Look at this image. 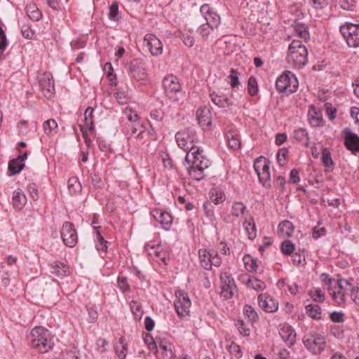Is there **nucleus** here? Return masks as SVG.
<instances>
[{
  "instance_id": "obj_57",
  "label": "nucleus",
  "mask_w": 359,
  "mask_h": 359,
  "mask_svg": "<svg viewBox=\"0 0 359 359\" xmlns=\"http://www.w3.org/2000/svg\"><path fill=\"white\" fill-rule=\"evenodd\" d=\"M117 285L118 288L123 292H127L130 291V286L128 283L127 279L123 276H118L117 279Z\"/></svg>"
},
{
  "instance_id": "obj_18",
  "label": "nucleus",
  "mask_w": 359,
  "mask_h": 359,
  "mask_svg": "<svg viewBox=\"0 0 359 359\" xmlns=\"http://www.w3.org/2000/svg\"><path fill=\"white\" fill-rule=\"evenodd\" d=\"M128 70L132 76L138 81L144 80L146 78L145 69L138 60H134L130 63Z\"/></svg>"
},
{
  "instance_id": "obj_8",
  "label": "nucleus",
  "mask_w": 359,
  "mask_h": 359,
  "mask_svg": "<svg viewBox=\"0 0 359 359\" xmlns=\"http://www.w3.org/2000/svg\"><path fill=\"white\" fill-rule=\"evenodd\" d=\"M221 282V297L225 299L233 297L237 292V286L233 278L227 272H222L219 276Z\"/></svg>"
},
{
  "instance_id": "obj_17",
  "label": "nucleus",
  "mask_w": 359,
  "mask_h": 359,
  "mask_svg": "<svg viewBox=\"0 0 359 359\" xmlns=\"http://www.w3.org/2000/svg\"><path fill=\"white\" fill-rule=\"evenodd\" d=\"M151 213L154 218L161 224L163 229L166 230L170 229L172 222V217L169 212L160 209H155L153 210Z\"/></svg>"
},
{
  "instance_id": "obj_56",
  "label": "nucleus",
  "mask_w": 359,
  "mask_h": 359,
  "mask_svg": "<svg viewBox=\"0 0 359 359\" xmlns=\"http://www.w3.org/2000/svg\"><path fill=\"white\" fill-rule=\"evenodd\" d=\"M118 5L116 2L113 3L109 8V18L114 21H118Z\"/></svg>"
},
{
  "instance_id": "obj_10",
  "label": "nucleus",
  "mask_w": 359,
  "mask_h": 359,
  "mask_svg": "<svg viewBox=\"0 0 359 359\" xmlns=\"http://www.w3.org/2000/svg\"><path fill=\"white\" fill-rule=\"evenodd\" d=\"M177 299L174 302L175 310L180 318L188 316L191 305L187 293L179 290L175 293Z\"/></svg>"
},
{
  "instance_id": "obj_52",
  "label": "nucleus",
  "mask_w": 359,
  "mask_h": 359,
  "mask_svg": "<svg viewBox=\"0 0 359 359\" xmlns=\"http://www.w3.org/2000/svg\"><path fill=\"white\" fill-rule=\"evenodd\" d=\"M181 39L184 44L188 47H192L194 44V36L191 33H189V32H183L182 34Z\"/></svg>"
},
{
  "instance_id": "obj_55",
  "label": "nucleus",
  "mask_w": 359,
  "mask_h": 359,
  "mask_svg": "<svg viewBox=\"0 0 359 359\" xmlns=\"http://www.w3.org/2000/svg\"><path fill=\"white\" fill-rule=\"evenodd\" d=\"M266 158L263 156L259 157L254 163L255 170L259 177L260 172L263 170V166H266Z\"/></svg>"
},
{
  "instance_id": "obj_35",
  "label": "nucleus",
  "mask_w": 359,
  "mask_h": 359,
  "mask_svg": "<svg viewBox=\"0 0 359 359\" xmlns=\"http://www.w3.org/2000/svg\"><path fill=\"white\" fill-rule=\"evenodd\" d=\"M243 226L248 238L255 239L257 236V228L253 219L251 218L249 221L245 222Z\"/></svg>"
},
{
  "instance_id": "obj_37",
  "label": "nucleus",
  "mask_w": 359,
  "mask_h": 359,
  "mask_svg": "<svg viewBox=\"0 0 359 359\" xmlns=\"http://www.w3.org/2000/svg\"><path fill=\"white\" fill-rule=\"evenodd\" d=\"M306 312L313 319H320L321 308L318 304H308L306 306Z\"/></svg>"
},
{
  "instance_id": "obj_24",
  "label": "nucleus",
  "mask_w": 359,
  "mask_h": 359,
  "mask_svg": "<svg viewBox=\"0 0 359 359\" xmlns=\"http://www.w3.org/2000/svg\"><path fill=\"white\" fill-rule=\"evenodd\" d=\"M145 250L152 258L165 263V252H163L159 246L147 245Z\"/></svg>"
},
{
  "instance_id": "obj_48",
  "label": "nucleus",
  "mask_w": 359,
  "mask_h": 359,
  "mask_svg": "<svg viewBox=\"0 0 359 359\" xmlns=\"http://www.w3.org/2000/svg\"><path fill=\"white\" fill-rule=\"evenodd\" d=\"M215 28H212L210 27V25H209L208 24H203V25H201L198 29V32L199 33V34L202 36V38L204 39V40H207L209 37V36L211 34V32H212L214 30Z\"/></svg>"
},
{
  "instance_id": "obj_53",
  "label": "nucleus",
  "mask_w": 359,
  "mask_h": 359,
  "mask_svg": "<svg viewBox=\"0 0 359 359\" xmlns=\"http://www.w3.org/2000/svg\"><path fill=\"white\" fill-rule=\"evenodd\" d=\"M79 351L74 347L69 351L63 352L60 359H79Z\"/></svg>"
},
{
  "instance_id": "obj_62",
  "label": "nucleus",
  "mask_w": 359,
  "mask_h": 359,
  "mask_svg": "<svg viewBox=\"0 0 359 359\" xmlns=\"http://www.w3.org/2000/svg\"><path fill=\"white\" fill-rule=\"evenodd\" d=\"M325 112L330 120H333L336 117L337 109L332 106L331 103L327 102L325 104Z\"/></svg>"
},
{
  "instance_id": "obj_54",
  "label": "nucleus",
  "mask_w": 359,
  "mask_h": 359,
  "mask_svg": "<svg viewBox=\"0 0 359 359\" xmlns=\"http://www.w3.org/2000/svg\"><path fill=\"white\" fill-rule=\"evenodd\" d=\"M158 349L161 351L162 354L166 358L170 359L173 358L174 353L172 351L170 345H166L161 342L158 346Z\"/></svg>"
},
{
  "instance_id": "obj_1",
  "label": "nucleus",
  "mask_w": 359,
  "mask_h": 359,
  "mask_svg": "<svg viewBox=\"0 0 359 359\" xmlns=\"http://www.w3.org/2000/svg\"><path fill=\"white\" fill-rule=\"evenodd\" d=\"M178 146L184 151H187L185 161L191 164L188 168L191 177L196 181L203 180L205 176V170L210 165L209 160L205 157L196 144L198 142V136L196 130L188 128L179 131L175 135Z\"/></svg>"
},
{
  "instance_id": "obj_32",
  "label": "nucleus",
  "mask_w": 359,
  "mask_h": 359,
  "mask_svg": "<svg viewBox=\"0 0 359 359\" xmlns=\"http://www.w3.org/2000/svg\"><path fill=\"white\" fill-rule=\"evenodd\" d=\"M27 16L33 21H38L41 19L42 15L36 4H29L26 6Z\"/></svg>"
},
{
  "instance_id": "obj_29",
  "label": "nucleus",
  "mask_w": 359,
  "mask_h": 359,
  "mask_svg": "<svg viewBox=\"0 0 359 359\" xmlns=\"http://www.w3.org/2000/svg\"><path fill=\"white\" fill-rule=\"evenodd\" d=\"M226 138L228 140L229 146L233 150H238L241 147V142L239 135L233 131H229L226 133Z\"/></svg>"
},
{
  "instance_id": "obj_12",
  "label": "nucleus",
  "mask_w": 359,
  "mask_h": 359,
  "mask_svg": "<svg viewBox=\"0 0 359 359\" xmlns=\"http://www.w3.org/2000/svg\"><path fill=\"white\" fill-rule=\"evenodd\" d=\"M61 237L64 243L69 248H73L78 241L76 231L72 223L66 222L61 229Z\"/></svg>"
},
{
  "instance_id": "obj_31",
  "label": "nucleus",
  "mask_w": 359,
  "mask_h": 359,
  "mask_svg": "<svg viewBox=\"0 0 359 359\" xmlns=\"http://www.w3.org/2000/svg\"><path fill=\"white\" fill-rule=\"evenodd\" d=\"M211 100L219 107H228L235 104L230 99L214 93L211 95Z\"/></svg>"
},
{
  "instance_id": "obj_58",
  "label": "nucleus",
  "mask_w": 359,
  "mask_h": 359,
  "mask_svg": "<svg viewBox=\"0 0 359 359\" xmlns=\"http://www.w3.org/2000/svg\"><path fill=\"white\" fill-rule=\"evenodd\" d=\"M288 151L286 148L280 149L277 154V160L280 165H284L287 162Z\"/></svg>"
},
{
  "instance_id": "obj_40",
  "label": "nucleus",
  "mask_w": 359,
  "mask_h": 359,
  "mask_svg": "<svg viewBox=\"0 0 359 359\" xmlns=\"http://www.w3.org/2000/svg\"><path fill=\"white\" fill-rule=\"evenodd\" d=\"M243 262L245 266V269L250 272H257L258 271V264L257 260L254 259L250 255L244 256Z\"/></svg>"
},
{
  "instance_id": "obj_7",
  "label": "nucleus",
  "mask_w": 359,
  "mask_h": 359,
  "mask_svg": "<svg viewBox=\"0 0 359 359\" xmlns=\"http://www.w3.org/2000/svg\"><path fill=\"white\" fill-rule=\"evenodd\" d=\"M340 32L349 47H359V24L347 22L340 27Z\"/></svg>"
},
{
  "instance_id": "obj_25",
  "label": "nucleus",
  "mask_w": 359,
  "mask_h": 359,
  "mask_svg": "<svg viewBox=\"0 0 359 359\" xmlns=\"http://www.w3.org/2000/svg\"><path fill=\"white\" fill-rule=\"evenodd\" d=\"M211 255L212 252L206 249H200L198 250L200 264L205 270L211 269Z\"/></svg>"
},
{
  "instance_id": "obj_38",
  "label": "nucleus",
  "mask_w": 359,
  "mask_h": 359,
  "mask_svg": "<svg viewBox=\"0 0 359 359\" xmlns=\"http://www.w3.org/2000/svg\"><path fill=\"white\" fill-rule=\"evenodd\" d=\"M246 285L249 288L256 291H262L266 288L265 283L255 277L249 278Z\"/></svg>"
},
{
  "instance_id": "obj_50",
  "label": "nucleus",
  "mask_w": 359,
  "mask_h": 359,
  "mask_svg": "<svg viewBox=\"0 0 359 359\" xmlns=\"http://www.w3.org/2000/svg\"><path fill=\"white\" fill-rule=\"evenodd\" d=\"M322 161L325 167L329 168L333 165V161L331 157L330 152L326 148L323 149L322 151Z\"/></svg>"
},
{
  "instance_id": "obj_15",
  "label": "nucleus",
  "mask_w": 359,
  "mask_h": 359,
  "mask_svg": "<svg viewBox=\"0 0 359 359\" xmlns=\"http://www.w3.org/2000/svg\"><path fill=\"white\" fill-rule=\"evenodd\" d=\"M144 42L152 55L158 56L162 54V43L155 35L151 34H146L144 37Z\"/></svg>"
},
{
  "instance_id": "obj_36",
  "label": "nucleus",
  "mask_w": 359,
  "mask_h": 359,
  "mask_svg": "<svg viewBox=\"0 0 359 359\" xmlns=\"http://www.w3.org/2000/svg\"><path fill=\"white\" fill-rule=\"evenodd\" d=\"M294 137L298 142H303L306 146L309 144L308 132L305 128H299L294 131Z\"/></svg>"
},
{
  "instance_id": "obj_45",
  "label": "nucleus",
  "mask_w": 359,
  "mask_h": 359,
  "mask_svg": "<svg viewBox=\"0 0 359 359\" xmlns=\"http://www.w3.org/2000/svg\"><path fill=\"white\" fill-rule=\"evenodd\" d=\"M21 194L22 190L18 188L17 190H15L13 192V197H12V203L13 208L18 211H20L22 208V205L21 203Z\"/></svg>"
},
{
  "instance_id": "obj_42",
  "label": "nucleus",
  "mask_w": 359,
  "mask_h": 359,
  "mask_svg": "<svg viewBox=\"0 0 359 359\" xmlns=\"http://www.w3.org/2000/svg\"><path fill=\"white\" fill-rule=\"evenodd\" d=\"M43 128L44 133L48 135L53 133H56L57 130V123L54 119H48L43 123Z\"/></svg>"
},
{
  "instance_id": "obj_16",
  "label": "nucleus",
  "mask_w": 359,
  "mask_h": 359,
  "mask_svg": "<svg viewBox=\"0 0 359 359\" xmlns=\"http://www.w3.org/2000/svg\"><path fill=\"white\" fill-rule=\"evenodd\" d=\"M258 303L266 312L273 313L278 309V302L267 294H260L258 296Z\"/></svg>"
},
{
  "instance_id": "obj_60",
  "label": "nucleus",
  "mask_w": 359,
  "mask_h": 359,
  "mask_svg": "<svg viewBox=\"0 0 359 359\" xmlns=\"http://www.w3.org/2000/svg\"><path fill=\"white\" fill-rule=\"evenodd\" d=\"M123 114L126 116L128 120L130 122H136L138 119L137 114L131 108L126 107L123 111Z\"/></svg>"
},
{
  "instance_id": "obj_21",
  "label": "nucleus",
  "mask_w": 359,
  "mask_h": 359,
  "mask_svg": "<svg viewBox=\"0 0 359 359\" xmlns=\"http://www.w3.org/2000/svg\"><path fill=\"white\" fill-rule=\"evenodd\" d=\"M196 116L198 124L203 128L211 126V115L209 109L207 107L199 108L196 111Z\"/></svg>"
},
{
  "instance_id": "obj_22",
  "label": "nucleus",
  "mask_w": 359,
  "mask_h": 359,
  "mask_svg": "<svg viewBox=\"0 0 359 359\" xmlns=\"http://www.w3.org/2000/svg\"><path fill=\"white\" fill-rule=\"evenodd\" d=\"M50 273L58 278H63L69 275V267L64 263L53 262L49 264Z\"/></svg>"
},
{
  "instance_id": "obj_19",
  "label": "nucleus",
  "mask_w": 359,
  "mask_h": 359,
  "mask_svg": "<svg viewBox=\"0 0 359 359\" xmlns=\"http://www.w3.org/2000/svg\"><path fill=\"white\" fill-rule=\"evenodd\" d=\"M279 334L283 340L290 346H292L296 341V333L290 325H283Z\"/></svg>"
},
{
  "instance_id": "obj_23",
  "label": "nucleus",
  "mask_w": 359,
  "mask_h": 359,
  "mask_svg": "<svg viewBox=\"0 0 359 359\" xmlns=\"http://www.w3.org/2000/svg\"><path fill=\"white\" fill-rule=\"evenodd\" d=\"M22 170V155L20 154L16 158L9 161L8 172L9 176H13Z\"/></svg>"
},
{
  "instance_id": "obj_14",
  "label": "nucleus",
  "mask_w": 359,
  "mask_h": 359,
  "mask_svg": "<svg viewBox=\"0 0 359 359\" xmlns=\"http://www.w3.org/2000/svg\"><path fill=\"white\" fill-rule=\"evenodd\" d=\"M337 284V290L333 291L332 295L336 303L339 305H341L345 302L346 291L351 290L352 286L346 280L344 279L338 280Z\"/></svg>"
},
{
  "instance_id": "obj_64",
  "label": "nucleus",
  "mask_w": 359,
  "mask_h": 359,
  "mask_svg": "<svg viewBox=\"0 0 359 359\" xmlns=\"http://www.w3.org/2000/svg\"><path fill=\"white\" fill-rule=\"evenodd\" d=\"M229 351L236 358H240L242 355L240 346L233 341H232L229 346Z\"/></svg>"
},
{
  "instance_id": "obj_49",
  "label": "nucleus",
  "mask_w": 359,
  "mask_h": 359,
  "mask_svg": "<svg viewBox=\"0 0 359 359\" xmlns=\"http://www.w3.org/2000/svg\"><path fill=\"white\" fill-rule=\"evenodd\" d=\"M248 90L250 95L254 96L257 94L258 86L257 81L254 76H250L248 81Z\"/></svg>"
},
{
  "instance_id": "obj_47",
  "label": "nucleus",
  "mask_w": 359,
  "mask_h": 359,
  "mask_svg": "<svg viewBox=\"0 0 359 359\" xmlns=\"http://www.w3.org/2000/svg\"><path fill=\"white\" fill-rule=\"evenodd\" d=\"M203 209L208 220L215 224L214 223L216 221V217L215 216L211 203L210 202L204 203Z\"/></svg>"
},
{
  "instance_id": "obj_59",
  "label": "nucleus",
  "mask_w": 359,
  "mask_h": 359,
  "mask_svg": "<svg viewBox=\"0 0 359 359\" xmlns=\"http://www.w3.org/2000/svg\"><path fill=\"white\" fill-rule=\"evenodd\" d=\"M236 325L239 332L241 333V334H242L244 337H248V336L250 335V330L249 327H248L245 325V324L243 322V320H238V322H237Z\"/></svg>"
},
{
  "instance_id": "obj_51",
  "label": "nucleus",
  "mask_w": 359,
  "mask_h": 359,
  "mask_svg": "<svg viewBox=\"0 0 359 359\" xmlns=\"http://www.w3.org/2000/svg\"><path fill=\"white\" fill-rule=\"evenodd\" d=\"M294 250V244L288 240L283 241L281 244V251L285 255H291Z\"/></svg>"
},
{
  "instance_id": "obj_46",
  "label": "nucleus",
  "mask_w": 359,
  "mask_h": 359,
  "mask_svg": "<svg viewBox=\"0 0 359 359\" xmlns=\"http://www.w3.org/2000/svg\"><path fill=\"white\" fill-rule=\"evenodd\" d=\"M309 294L313 301L316 302H323L325 299L324 294L320 288H313L309 291Z\"/></svg>"
},
{
  "instance_id": "obj_20",
  "label": "nucleus",
  "mask_w": 359,
  "mask_h": 359,
  "mask_svg": "<svg viewBox=\"0 0 359 359\" xmlns=\"http://www.w3.org/2000/svg\"><path fill=\"white\" fill-rule=\"evenodd\" d=\"M345 145L352 152L359 151V137L358 135L346 130L345 131Z\"/></svg>"
},
{
  "instance_id": "obj_41",
  "label": "nucleus",
  "mask_w": 359,
  "mask_h": 359,
  "mask_svg": "<svg viewBox=\"0 0 359 359\" xmlns=\"http://www.w3.org/2000/svg\"><path fill=\"white\" fill-rule=\"evenodd\" d=\"M94 229H95V236H96V240L97 242V243L96 245L97 249L98 250L106 251L107 249V241L104 239L103 236L100 233V226H95Z\"/></svg>"
},
{
  "instance_id": "obj_5",
  "label": "nucleus",
  "mask_w": 359,
  "mask_h": 359,
  "mask_svg": "<svg viewBox=\"0 0 359 359\" xmlns=\"http://www.w3.org/2000/svg\"><path fill=\"white\" fill-rule=\"evenodd\" d=\"M298 86L297 78L290 71L283 72L276 81V88L279 93H293L297 91Z\"/></svg>"
},
{
  "instance_id": "obj_28",
  "label": "nucleus",
  "mask_w": 359,
  "mask_h": 359,
  "mask_svg": "<svg viewBox=\"0 0 359 359\" xmlns=\"http://www.w3.org/2000/svg\"><path fill=\"white\" fill-rule=\"evenodd\" d=\"M114 350L118 359H124L127 355L128 344L123 338H120L114 345Z\"/></svg>"
},
{
  "instance_id": "obj_39",
  "label": "nucleus",
  "mask_w": 359,
  "mask_h": 359,
  "mask_svg": "<svg viewBox=\"0 0 359 359\" xmlns=\"http://www.w3.org/2000/svg\"><path fill=\"white\" fill-rule=\"evenodd\" d=\"M246 206L241 202H235L231 207V214L236 217H242L247 212Z\"/></svg>"
},
{
  "instance_id": "obj_61",
  "label": "nucleus",
  "mask_w": 359,
  "mask_h": 359,
  "mask_svg": "<svg viewBox=\"0 0 359 359\" xmlns=\"http://www.w3.org/2000/svg\"><path fill=\"white\" fill-rule=\"evenodd\" d=\"M27 190L30 197H32L34 201L38 200L39 193L38 187L35 183L29 184L27 187Z\"/></svg>"
},
{
  "instance_id": "obj_6",
  "label": "nucleus",
  "mask_w": 359,
  "mask_h": 359,
  "mask_svg": "<svg viewBox=\"0 0 359 359\" xmlns=\"http://www.w3.org/2000/svg\"><path fill=\"white\" fill-rule=\"evenodd\" d=\"M163 86L165 93L170 100L173 102L180 101L179 95L181 94L182 86L176 76L169 74L165 76L163 80Z\"/></svg>"
},
{
  "instance_id": "obj_11",
  "label": "nucleus",
  "mask_w": 359,
  "mask_h": 359,
  "mask_svg": "<svg viewBox=\"0 0 359 359\" xmlns=\"http://www.w3.org/2000/svg\"><path fill=\"white\" fill-rule=\"evenodd\" d=\"M131 136L134 138H139L142 140L143 144L149 145L151 141H155L157 139V135L151 126L145 128L141 125L140 128L133 126Z\"/></svg>"
},
{
  "instance_id": "obj_34",
  "label": "nucleus",
  "mask_w": 359,
  "mask_h": 359,
  "mask_svg": "<svg viewBox=\"0 0 359 359\" xmlns=\"http://www.w3.org/2000/svg\"><path fill=\"white\" fill-rule=\"evenodd\" d=\"M67 187L71 195H75L81 191V185L78 178L71 177L68 180Z\"/></svg>"
},
{
  "instance_id": "obj_44",
  "label": "nucleus",
  "mask_w": 359,
  "mask_h": 359,
  "mask_svg": "<svg viewBox=\"0 0 359 359\" xmlns=\"http://www.w3.org/2000/svg\"><path fill=\"white\" fill-rule=\"evenodd\" d=\"M130 307L135 318L136 319H141L144 313L141 304L136 301H132L130 303Z\"/></svg>"
},
{
  "instance_id": "obj_3",
  "label": "nucleus",
  "mask_w": 359,
  "mask_h": 359,
  "mask_svg": "<svg viewBox=\"0 0 359 359\" xmlns=\"http://www.w3.org/2000/svg\"><path fill=\"white\" fill-rule=\"evenodd\" d=\"M287 62L293 68L301 69L308 62V50L302 41L293 40L289 46Z\"/></svg>"
},
{
  "instance_id": "obj_13",
  "label": "nucleus",
  "mask_w": 359,
  "mask_h": 359,
  "mask_svg": "<svg viewBox=\"0 0 359 359\" xmlns=\"http://www.w3.org/2000/svg\"><path fill=\"white\" fill-rule=\"evenodd\" d=\"M200 11L206 20V23L212 28H217L220 25V16L215 13L212 8L208 4H203Z\"/></svg>"
},
{
  "instance_id": "obj_4",
  "label": "nucleus",
  "mask_w": 359,
  "mask_h": 359,
  "mask_svg": "<svg viewBox=\"0 0 359 359\" xmlns=\"http://www.w3.org/2000/svg\"><path fill=\"white\" fill-rule=\"evenodd\" d=\"M302 341L306 349L314 355L321 353L326 346L325 337L316 332L306 333Z\"/></svg>"
},
{
  "instance_id": "obj_27",
  "label": "nucleus",
  "mask_w": 359,
  "mask_h": 359,
  "mask_svg": "<svg viewBox=\"0 0 359 359\" xmlns=\"http://www.w3.org/2000/svg\"><path fill=\"white\" fill-rule=\"evenodd\" d=\"M93 109L90 107H88L85 112H84V124L80 126V128H85V129H88L90 133L94 130V124H93Z\"/></svg>"
},
{
  "instance_id": "obj_43",
  "label": "nucleus",
  "mask_w": 359,
  "mask_h": 359,
  "mask_svg": "<svg viewBox=\"0 0 359 359\" xmlns=\"http://www.w3.org/2000/svg\"><path fill=\"white\" fill-rule=\"evenodd\" d=\"M243 314L250 322H255L258 320V315L256 311L250 305H245L244 306Z\"/></svg>"
},
{
  "instance_id": "obj_30",
  "label": "nucleus",
  "mask_w": 359,
  "mask_h": 359,
  "mask_svg": "<svg viewBox=\"0 0 359 359\" xmlns=\"http://www.w3.org/2000/svg\"><path fill=\"white\" fill-rule=\"evenodd\" d=\"M259 180L266 187H271V175L269 172V161L266 160V166H263V170L259 175Z\"/></svg>"
},
{
  "instance_id": "obj_26",
  "label": "nucleus",
  "mask_w": 359,
  "mask_h": 359,
  "mask_svg": "<svg viewBox=\"0 0 359 359\" xmlns=\"http://www.w3.org/2000/svg\"><path fill=\"white\" fill-rule=\"evenodd\" d=\"M278 231L282 237H290L294 232V226L291 222L284 220L279 224Z\"/></svg>"
},
{
  "instance_id": "obj_9",
  "label": "nucleus",
  "mask_w": 359,
  "mask_h": 359,
  "mask_svg": "<svg viewBox=\"0 0 359 359\" xmlns=\"http://www.w3.org/2000/svg\"><path fill=\"white\" fill-rule=\"evenodd\" d=\"M39 85L43 96L48 99L52 98L55 95V82L52 74L43 72L38 76Z\"/></svg>"
},
{
  "instance_id": "obj_63",
  "label": "nucleus",
  "mask_w": 359,
  "mask_h": 359,
  "mask_svg": "<svg viewBox=\"0 0 359 359\" xmlns=\"http://www.w3.org/2000/svg\"><path fill=\"white\" fill-rule=\"evenodd\" d=\"M26 99H27V101H26L27 108H28L31 111L34 110V109L36 108V98L32 97L31 93L27 92Z\"/></svg>"
},
{
  "instance_id": "obj_2",
  "label": "nucleus",
  "mask_w": 359,
  "mask_h": 359,
  "mask_svg": "<svg viewBox=\"0 0 359 359\" xmlns=\"http://www.w3.org/2000/svg\"><path fill=\"white\" fill-rule=\"evenodd\" d=\"M29 344L37 352L45 353L53 348L54 344L46 329L43 327H36L31 331Z\"/></svg>"
},
{
  "instance_id": "obj_33",
  "label": "nucleus",
  "mask_w": 359,
  "mask_h": 359,
  "mask_svg": "<svg viewBox=\"0 0 359 359\" xmlns=\"http://www.w3.org/2000/svg\"><path fill=\"white\" fill-rule=\"evenodd\" d=\"M293 26V29L295 35L300 39H303L304 41H307L309 39V32L306 29L304 25L298 23L295 24Z\"/></svg>"
}]
</instances>
